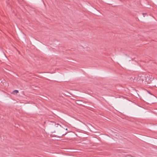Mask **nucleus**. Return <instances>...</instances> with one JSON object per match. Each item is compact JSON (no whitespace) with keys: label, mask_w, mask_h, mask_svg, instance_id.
Instances as JSON below:
<instances>
[{"label":"nucleus","mask_w":157,"mask_h":157,"mask_svg":"<svg viewBox=\"0 0 157 157\" xmlns=\"http://www.w3.org/2000/svg\"><path fill=\"white\" fill-rule=\"evenodd\" d=\"M134 80L140 82H143L145 80V82L147 83H150L151 82V80H150L149 77L148 76H141V77L137 79L136 77H135Z\"/></svg>","instance_id":"f257e3e1"},{"label":"nucleus","mask_w":157,"mask_h":157,"mask_svg":"<svg viewBox=\"0 0 157 157\" xmlns=\"http://www.w3.org/2000/svg\"><path fill=\"white\" fill-rule=\"evenodd\" d=\"M18 92V91L17 90H14L13 92V94H15V93H16V94H17Z\"/></svg>","instance_id":"f03ea898"},{"label":"nucleus","mask_w":157,"mask_h":157,"mask_svg":"<svg viewBox=\"0 0 157 157\" xmlns=\"http://www.w3.org/2000/svg\"><path fill=\"white\" fill-rule=\"evenodd\" d=\"M56 125H57L56 126V127H61V125L59 124H56Z\"/></svg>","instance_id":"7ed1b4c3"},{"label":"nucleus","mask_w":157,"mask_h":157,"mask_svg":"<svg viewBox=\"0 0 157 157\" xmlns=\"http://www.w3.org/2000/svg\"><path fill=\"white\" fill-rule=\"evenodd\" d=\"M143 15H144V13H143Z\"/></svg>","instance_id":"20e7f679"},{"label":"nucleus","mask_w":157,"mask_h":157,"mask_svg":"<svg viewBox=\"0 0 157 157\" xmlns=\"http://www.w3.org/2000/svg\"><path fill=\"white\" fill-rule=\"evenodd\" d=\"M17 51H18V52H19V51H18V50H17Z\"/></svg>","instance_id":"39448f33"},{"label":"nucleus","mask_w":157,"mask_h":157,"mask_svg":"<svg viewBox=\"0 0 157 157\" xmlns=\"http://www.w3.org/2000/svg\"><path fill=\"white\" fill-rule=\"evenodd\" d=\"M67 128H66V130H67Z\"/></svg>","instance_id":"423d86ee"}]
</instances>
